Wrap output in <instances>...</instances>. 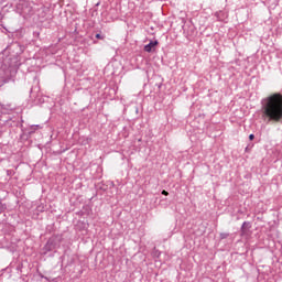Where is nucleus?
I'll return each instance as SVG.
<instances>
[{"label": "nucleus", "instance_id": "1", "mask_svg": "<svg viewBox=\"0 0 282 282\" xmlns=\"http://www.w3.org/2000/svg\"><path fill=\"white\" fill-rule=\"evenodd\" d=\"M262 116L273 122L282 119V95L273 94L262 100Z\"/></svg>", "mask_w": 282, "mask_h": 282}, {"label": "nucleus", "instance_id": "2", "mask_svg": "<svg viewBox=\"0 0 282 282\" xmlns=\"http://www.w3.org/2000/svg\"><path fill=\"white\" fill-rule=\"evenodd\" d=\"M155 47H158V41H152L144 46L145 52H155Z\"/></svg>", "mask_w": 282, "mask_h": 282}, {"label": "nucleus", "instance_id": "3", "mask_svg": "<svg viewBox=\"0 0 282 282\" xmlns=\"http://www.w3.org/2000/svg\"><path fill=\"white\" fill-rule=\"evenodd\" d=\"M221 239H226L228 237V234H220Z\"/></svg>", "mask_w": 282, "mask_h": 282}, {"label": "nucleus", "instance_id": "4", "mask_svg": "<svg viewBox=\"0 0 282 282\" xmlns=\"http://www.w3.org/2000/svg\"><path fill=\"white\" fill-rule=\"evenodd\" d=\"M249 140H254V134H250Z\"/></svg>", "mask_w": 282, "mask_h": 282}, {"label": "nucleus", "instance_id": "5", "mask_svg": "<svg viewBox=\"0 0 282 282\" xmlns=\"http://www.w3.org/2000/svg\"><path fill=\"white\" fill-rule=\"evenodd\" d=\"M162 195H169V192H166V191H162Z\"/></svg>", "mask_w": 282, "mask_h": 282}, {"label": "nucleus", "instance_id": "6", "mask_svg": "<svg viewBox=\"0 0 282 282\" xmlns=\"http://www.w3.org/2000/svg\"><path fill=\"white\" fill-rule=\"evenodd\" d=\"M96 39H100V34H96Z\"/></svg>", "mask_w": 282, "mask_h": 282}]
</instances>
